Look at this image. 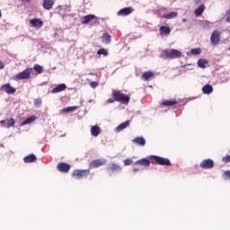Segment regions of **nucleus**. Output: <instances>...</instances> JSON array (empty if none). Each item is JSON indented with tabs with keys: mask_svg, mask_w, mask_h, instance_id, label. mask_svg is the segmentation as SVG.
<instances>
[{
	"mask_svg": "<svg viewBox=\"0 0 230 230\" xmlns=\"http://www.w3.org/2000/svg\"><path fill=\"white\" fill-rule=\"evenodd\" d=\"M181 57H182V52L175 49L163 50L160 54V58L164 60H173V58H181Z\"/></svg>",
	"mask_w": 230,
	"mask_h": 230,
	"instance_id": "f257e3e1",
	"label": "nucleus"
},
{
	"mask_svg": "<svg viewBox=\"0 0 230 230\" xmlns=\"http://www.w3.org/2000/svg\"><path fill=\"white\" fill-rule=\"evenodd\" d=\"M150 161L153 164H160L161 166H172V162L170 159L157 156V155H151Z\"/></svg>",
	"mask_w": 230,
	"mask_h": 230,
	"instance_id": "f03ea898",
	"label": "nucleus"
},
{
	"mask_svg": "<svg viewBox=\"0 0 230 230\" xmlns=\"http://www.w3.org/2000/svg\"><path fill=\"white\" fill-rule=\"evenodd\" d=\"M32 72H33V68L28 67L22 72L17 74L13 77V80H15L16 82H19V80H29V78L31 76Z\"/></svg>",
	"mask_w": 230,
	"mask_h": 230,
	"instance_id": "7ed1b4c3",
	"label": "nucleus"
},
{
	"mask_svg": "<svg viewBox=\"0 0 230 230\" xmlns=\"http://www.w3.org/2000/svg\"><path fill=\"white\" fill-rule=\"evenodd\" d=\"M113 96L115 98V102H119L122 105H128V102H130V97L121 93L119 91L114 92Z\"/></svg>",
	"mask_w": 230,
	"mask_h": 230,
	"instance_id": "20e7f679",
	"label": "nucleus"
},
{
	"mask_svg": "<svg viewBox=\"0 0 230 230\" xmlns=\"http://www.w3.org/2000/svg\"><path fill=\"white\" fill-rule=\"evenodd\" d=\"M200 168L203 170H211V168L215 167V162L211 159H205L199 164Z\"/></svg>",
	"mask_w": 230,
	"mask_h": 230,
	"instance_id": "39448f33",
	"label": "nucleus"
},
{
	"mask_svg": "<svg viewBox=\"0 0 230 230\" xmlns=\"http://www.w3.org/2000/svg\"><path fill=\"white\" fill-rule=\"evenodd\" d=\"M212 46H217L220 42V31H214L210 37Z\"/></svg>",
	"mask_w": 230,
	"mask_h": 230,
	"instance_id": "423d86ee",
	"label": "nucleus"
},
{
	"mask_svg": "<svg viewBox=\"0 0 230 230\" xmlns=\"http://www.w3.org/2000/svg\"><path fill=\"white\" fill-rule=\"evenodd\" d=\"M89 170H75L72 176H74L75 179H84V177L89 175Z\"/></svg>",
	"mask_w": 230,
	"mask_h": 230,
	"instance_id": "0eeeda50",
	"label": "nucleus"
},
{
	"mask_svg": "<svg viewBox=\"0 0 230 230\" xmlns=\"http://www.w3.org/2000/svg\"><path fill=\"white\" fill-rule=\"evenodd\" d=\"M132 12H134V9L132 7H124L117 13V15L120 17H127V15H130Z\"/></svg>",
	"mask_w": 230,
	"mask_h": 230,
	"instance_id": "6e6552de",
	"label": "nucleus"
},
{
	"mask_svg": "<svg viewBox=\"0 0 230 230\" xmlns=\"http://www.w3.org/2000/svg\"><path fill=\"white\" fill-rule=\"evenodd\" d=\"M58 170L61 172V173H67V172L71 170V165L62 162L58 164Z\"/></svg>",
	"mask_w": 230,
	"mask_h": 230,
	"instance_id": "1a4fd4ad",
	"label": "nucleus"
},
{
	"mask_svg": "<svg viewBox=\"0 0 230 230\" xmlns=\"http://www.w3.org/2000/svg\"><path fill=\"white\" fill-rule=\"evenodd\" d=\"M1 88L3 91H4V93H6V94H13L17 91V89L10 85V84H3Z\"/></svg>",
	"mask_w": 230,
	"mask_h": 230,
	"instance_id": "9d476101",
	"label": "nucleus"
},
{
	"mask_svg": "<svg viewBox=\"0 0 230 230\" xmlns=\"http://www.w3.org/2000/svg\"><path fill=\"white\" fill-rule=\"evenodd\" d=\"M93 19H97L96 15L94 14H88L83 16L81 18V24H89V22H91V21H93Z\"/></svg>",
	"mask_w": 230,
	"mask_h": 230,
	"instance_id": "9b49d317",
	"label": "nucleus"
},
{
	"mask_svg": "<svg viewBox=\"0 0 230 230\" xmlns=\"http://www.w3.org/2000/svg\"><path fill=\"white\" fill-rule=\"evenodd\" d=\"M30 23L34 26V28H37L38 30H40V28H42V26H44V22H42L40 19H31Z\"/></svg>",
	"mask_w": 230,
	"mask_h": 230,
	"instance_id": "f8f14e48",
	"label": "nucleus"
},
{
	"mask_svg": "<svg viewBox=\"0 0 230 230\" xmlns=\"http://www.w3.org/2000/svg\"><path fill=\"white\" fill-rule=\"evenodd\" d=\"M105 163H107V160L105 159H97V160H93L90 166L91 168H98V166H102L103 164H105Z\"/></svg>",
	"mask_w": 230,
	"mask_h": 230,
	"instance_id": "ddd939ff",
	"label": "nucleus"
},
{
	"mask_svg": "<svg viewBox=\"0 0 230 230\" xmlns=\"http://www.w3.org/2000/svg\"><path fill=\"white\" fill-rule=\"evenodd\" d=\"M66 89H67V86L66 85V84H61L57 85L52 91V94H57V93H62V91H66Z\"/></svg>",
	"mask_w": 230,
	"mask_h": 230,
	"instance_id": "4468645a",
	"label": "nucleus"
},
{
	"mask_svg": "<svg viewBox=\"0 0 230 230\" xmlns=\"http://www.w3.org/2000/svg\"><path fill=\"white\" fill-rule=\"evenodd\" d=\"M53 4H55L54 0H43L42 6L44 10H51V8H53Z\"/></svg>",
	"mask_w": 230,
	"mask_h": 230,
	"instance_id": "2eb2a0df",
	"label": "nucleus"
},
{
	"mask_svg": "<svg viewBox=\"0 0 230 230\" xmlns=\"http://www.w3.org/2000/svg\"><path fill=\"white\" fill-rule=\"evenodd\" d=\"M132 141L140 146H145V145H146V140H145V137H135Z\"/></svg>",
	"mask_w": 230,
	"mask_h": 230,
	"instance_id": "dca6fc26",
	"label": "nucleus"
},
{
	"mask_svg": "<svg viewBox=\"0 0 230 230\" xmlns=\"http://www.w3.org/2000/svg\"><path fill=\"white\" fill-rule=\"evenodd\" d=\"M37 161V156L33 154H31L23 158V163H35Z\"/></svg>",
	"mask_w": 230,
	"mask_h": 230,
	"instance_id": "f3484780",
	"label": "nucleus"
},
{
	"mask_svg": "<svg viewBox=\"0 0 230 230\" xmlns=\"http://www.w3.org/2000/svg\"><path fill=\"white\" fill-rule=\"evenodd\" d=\"M0 123L1 125H4V123H6L7 128H10V127L15 126V119L11 118V119H7L6 120H1Z\"/></svg>",
	"mask_w": 230,
	"mask_h": 230,
	"instance_id": "a211bd4d",
	"label": "nucleus"
},
{
	"mask_svg": "<svg viewBox=\"0 0 230 230\" xmlns=\"http://www.w3.org/2000/svg\"><path fill=\"white\" fill-rule=\"evenodd\" d=\"M154 72H152V71H146V72H145L143 75H142V76H141V78H142V80H144L145 82H148V80H150L151 78H152V76H154Z\"/></svg>",
	"mask_w": 230,
	"mask_h": 230,
	"instance_id": "6ab92c4d",
	"label": "nucleus"
},
{
	"mask_svg": "<svg viewBox=\"0 0 230 230\" xmlns=\"http://www.w3.org/2000/svg\"><path fill=\"white\" fill-rule=\"evenodd\" d=\"M129 125H130V120H127L121 123L116 128V132H121V130H125V128H127V127H128Z\"/></svg>",
	"mask_w": 230,
	"mask_h": 230,
	"instance_id": "aec40b11",
	"label": "nucleus"
},
{
	"mask_svg": "<svg viewBox=\"0 0 230 230\" xmlns=\"http://www.w3.org/2000/svg\"><path fill=\"white\" fill-rule=\"evenodd\" d=\"M178 13L177 12H171L168 13H164L161 16L162 19H175L177 17Z\"/></svg>",
	"mask_w": 230,
	"mask_h": 230,
	"instance_id": "412c9836",
	"label": "nucleus"
},
{
	"mask_svg": "<svg viewBox=\"0 0 230 230\" xmlns=\"http://www.w3.org/2000/svg\"><path fill=\"white\" fill-rule=\"evenodd\" d=\"M170 33H172V30H170V27L164 25L160 27V35H170Z\"/></svg>",
	"mask_w": 230,
	"mask_h": 230,
	"instance_id": "4be33fe9",
	"label": "nucleus"
},
{
	"mask_svg": "<svg viewBox=\"0 0 230 230\" xmlns=\"http://www.w3.org/2000/svg\"><path fill=\"white\" fill-rule=\"evenodd\" d=\"M135 164H140L141 166H150V160L142 158L135 162Z\"/></svg>",
	"mask_w": 230,
	"mask_h": 230,
	"instance_id": "5701e85b",
	"label": "nucleus"
},
{
	"mask_svg": "<svg viewBox=\"0 0 230 230\" xmlns=\"http://www.w3.org/2000/svg\"><path fill=\"white\" fill-rule=\"evenodd\" d=\"M204 10H206V5L204 4H201L199 7H197L194 12L196 17H200V14L204 13Z\"/></svg>",
	"mask_w": 230,
	"mask_h": 230,
	"instance_id": "b1692460",
	"label": "nucleus"
},
{
	"mask_svg": "<svg viewBox=\"0 0 230 230\" xmlns=\"http://www.w3.org/2000/svg\"><path fill=\"white\" fill-rule=\"evenodd\" d=\"M202 93L203 94H211L213 93V86L210 84H206L202 87Z\"/></svg>",
	"mask_w": 230,
	"mask_h": 230,
	"instance_id": "393cba45",
	"label": "nucleus"
},
{
	"mask_svg": "<svg viewBox=\"0 0 230 230\" xmlns=\"http://www.w3.org/2000/svg\"><path fill=\"white\" fill-rule=\"evenodd\" d=\"M91 135L93 136V137H98V136H100V127L93 126L91 128Z\"/></svg>",
	"mask_w": 230,
	"mask_h": 230,
	"instance_id": "a878e982",
	"label": "nucleus"
},
{
	"mask_svg": "<svg viewBox=\"0 0 230 230\" xmlns=\"http://www.w3.org/2000/svg\"><path fill=\"white\" fill-rule=\"evenodd\" d=\"M111 34L109 33H104L102 37V42H103L104 44H111Z\"/></svg>",
	"mask_w": 230,
	"mask_h": 230,
	"instance_id": "bb28decb",
	"label": "nucleus"
},
{
	"mask_svg": "<svg viewBox=\"0 0 230 230\" xmlns=\"http://www.w3.org/2000/svg\"><path fill=\"white\" fill-rule=\"evenodd\" d=\"M77 109H78V106H70L61 110V112L67 114L69 112H75V111H77Z\"/></svg>",
	"mask_w": 230,
	"mask_h": 230,
	"instance_id": "cd10ccee",
	"label": "nucleus"
},
{
	"mask_svg": "<svg viewBox=\"0 0 230 230\" xmlns=\"http://www.w3.org/2000/svg\"><path fill=\"white\" fill-rule=\"evenodd\" d=\"M209 61L208 59H199L198 66L200 67V69H206V64H208Z\"/></svg>",
	"mask_w": 230,
	"mask_h": 230,
	"instance_id": "c85d7f7f",
	"label": "nucleus"
},
{
	"mask_svg": "<svg viewBox=\"0 0 230 230\" xmlns=\"http://www.w3.org/2000/svg\"><path fill=\"white\" fill-rule=\"evenodd\" d=\"M35 119H37V117H35V115H32V116L27 118V119L22 123V125H30V124L33 123V121H35Z\"/></svg>",
	"mask_w": 230,
	"mask_h": 230,
	"instance_id": "c756f323",
	"label": "nucleus"
},
{
	"mask_svg": "<svg viewBox=\"0 0 230 230\" xmlns=\"http://www.w3.org/2000/svg\"><path fill=\"white\" fill-rule=\"evenodd\" d=\"M162 105H164V107H172L177 105V101H164Z\"/></svg>",
	"mask_w": 230,
	"mask_h": 230,
	"instance_id": "7c9ffc66",
	"label": "nucleus"
},
{
	"mask_svg": "<svg viewBox=\"0 0 230 230\" xmlns=\"http://www.w3.org/2000/svg\"><path fill=\"white\" fill-rule=\"evenodd\" d=\"M33 69L36 71V73H38V75H42V73H44V67H42L40 65H34Z\"/></svg>",
	"mask_w": 230,
	"mask_h": 230,
	"instance_id": "2f4dec72",
	"label": "nucleus"
},
{
	"mask_svg": "<svg viewBox=\"0 0 230 230\" xmlns=\"http://www.w3.org/2000/svg\"><path fill=\"white\" fill-rule=\"evenodd\" d=\"M109 170H111V172H121V168L116 164H111L110 168H108Z\"/></svg>",
	"mask_w": 230,
	"mask_h": 230,
	"instance_id": "473e14b6",
	"label": "nucleus"
},
{
	"mask_svg": "<svg viewBox=\"0 0 230 230\" xmlns=\"http://www.w3.org/2000/svg\"><path fill=\"white\" fill-rule=\"evenodd\" d=\"M200 53H202V49H192L191 50H190V55H195V56H197V55H200Z\"/></svg>",
	"mask_w": 230,
	"mask_h": 230,
	"instance_id": "72a5a7b5",
	"label": "nucleus"
},
{
	"mask_svg": "<svg viewBox=\"0 0 230 230\" xmlns=\"http://www.w3.org/2000/svg\"><path fill=\"white\" fill-rule=\"evenodd\" d=\"M97 55H103V57H107L109 52L105 49H101L97 51Z\"/></svg>",
	"mask_w": 230,
	"mask_h": 230,
	"instance_id": "f704fd0d",
	"label": "nucleus"
},
{
	"mask_svg": "<svg viewBox=\"0 0 230 230\" xmlns=\"http://www.w3.org/2000/svg\"><path fill=\"white\" fill-rule=\"evenodd\" d=\"M34 105L36 107H40V105H42V101L40 99H35L34 100Z\"/></svg>",
	"mask_w": 230,
	"mask_h": 230,
	"instance_id": "c9c22d12",
	"label": "nucleus"
},
{
	"mask_svg": "<svg viewBox=\"0 0 230 230\" xmlns=\"http://www.w3.org/2000/svg\"><path fill=\"white\" fill-rule=\"evenodd\" d=\"M132 163H133L132 159L128 158V159L124 160L125 166H130V164H132Z\"/></svg>",
	"mask_w": 230,
	"mask_h": 230,
	"instance_id": "e433bc0d",
	"label": "nucleus"
},
{
	"mask_svg": "<svg viewBox=\"0 0 230 230\" xmlns=\"http://www.w3.org/2000/svg\"><path fill=\"white\" fill-rule=\"evenodd\" d=\"M222 161H223V163H230V155L224 156Z\"/></svg>",
	"mask_w": 230,
	"mask_h": 230,
	"instance_id": "4c0bfd02",
	"label": "nucleus"
},
{
	"mask_svg": "<svg viewBox=\"0 0 230 230\" xmlns=\"http://www.w3.org/2000/svg\"><path fill=\"white\" fill-rule=\"evenodd\" d=\"M90 85L93 89H96V87H98V82L93 81L90 84Z\"/></svg>",
	"mask_w": 230,
	"mask_h": 230,
	"instance_id": "58836bf2",
	"label": "nucleus"
},
{
	"mask_svg": "<svg viewBox=\"0 0 230 230\" xmlns=\"http://www.w3.org/2000/svg\"><path fill=\"white\" fill-rule=\"evenodd\" d=\"M225 179H230V171H226L224 172Z\"/></svg>",
	"mask_w": 230,
	"mask_h": 230,
	"instance_id": "ea45409f",
	"label": "nucleus"
},
{
	"mask_svg": "<svg viewBox=\"0 0 230 230\" xmlns=\"http://www.w3.org/2000/svg\"><path fill=\"white\" fill-rule=\"evenodd\" d=\"M203 25H204V26H211V23H210V22H208V21H205V22H203Z\"/></svg>",
	"mask_w": 230,
	"mask_h": 230,
	"instance_id": "a19ab883",
	"label": "nucleus"
},
{
	"mask_svg": "<svg viewBox=\"0 0 230 230\" xmlns=\"http://www.w3.org/2000/svg\"><path fill=\"white\" fill-rule=\"evenodd\" d=\"M108 103H114L116 102V99H108Z\"/></svg>",
	"mask_w": 230,
	"mask_h": 230,
	"instance_id": "79ce46f5",
	"label": "nucleus"
},
{
	"mask_svg": "<svg viewBox=\"0 0 230 230\" xmlns=\"http://www.w3.org/2000/svg\"><path fill=\"white\" fill-rule=\"evenodd\" d=\"M0 69H4V64L3 61H0Z\"/></svg>",
	"mask_w": 230,
	"mask_h": 230,
	"instance_id": "37998d69",
	"label": "nucleus"
},
{
	"mask_svg": "<svg viewBox=\"0 0 230 230\" xmlns=\"http://www.w3.org/2000/svg\"><path fill=\"white\" fill-rule=\"evenodd\" d=\"M22 3H30L31 0H21Z\"/></svg>",
	"mask_w": 230,
	"mask_h": 230,
	"instance_id": "c03bdc74",
	"label": "nucleus"
},
{
	"mask_svg": "<svg viewBox=\"0 0 230 230\" xmlns=\"http://www.w3.org/2000/svg\"><path fill=\"white\" fill-rule=\"evenodd\" d=\"M226 22H230V15L226 18Z\"/></svg>",
	"mask_w": 230,
	"mask_h": 230,
	"instance_id": "a18cd8bd",
	"label": "nucleus"
},
{
	"mask_svg": "<svg viewBox=\"0 0 230 230\" xmlns=\"http://www.w3.org/2000/svg\"><path fill=\"white\" fill-rule=\"evenodd\" d=\"M188 22V19H186V18L182 19V22Z\"/></svg>",
	"mask_w": 230,
	"mask_h": 230,
	"instance_id": "49530a36",
	"label": "nucleus"
},
{
	"mask_svg": "<svg viewBox=\"0 0 230 230\" xmlns=\"http://www.w3.org/2000/svg\"><path fill=\"white\" fill-rule=\"evenodd\" d=\"M196 4H199L200 3V0H195Z\"/></svg>",
	"mask_w": 230,
	"mask_h": 230,
	"instance_id": "de8ad7c7",
	"label": "nucleus"
},
{
	"mask_svg": "<svg viewBox=\"0 0 230 230\" xmlns=\"http://www.w3.org/2000/svg\"><path fill=\"white\" fill-rule=\"evenodd\" d=\"M133 172H139V169H133Z\"/></svg>",
	"mask_w": 230,
	"mask_h": 230,
	"instance_id": "09e8293b",
	"label": "nucleus"
},
{
	"mask_svg": "<svg viewBox=\"0 0 230 230\" xmlns=\"http://www.w3.org/2000/svg\"><path fill=\"white\" fill-rule=\"evenodd\" d=\"M1 17H3V13H2L1 11H0V19H1Z\"/></svg>",
	"mask_w": 230,
	"mask_h": 230,
	"instance_id": "8fccbe9b",
	"label": "nucleus"
},
{
	"mask_svg": "<svg viewBox=\"0 0 230 230\" xmlns=\"http://www.w3.org/2000/svg\"><path fill=\"white\" fill-rule=\"evenodd\" d=\"M90 75H94V74H93V73H90Z\"/></svg>",
	"mask_w": 230,
	"mask_h": 230,
	"instance_id": "3c124183",
	"label": "nucleus"
}]
</instances>
